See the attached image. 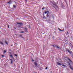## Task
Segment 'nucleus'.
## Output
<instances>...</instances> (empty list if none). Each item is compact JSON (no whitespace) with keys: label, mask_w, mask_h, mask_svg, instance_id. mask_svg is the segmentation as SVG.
Wrapping results in <instances>:
<instances>
[{"label":"nucleus","mask_w":73,"mask_h":73,"mask_svg":"<svg viewBox=\"0 0 73 73\" xmlns=\"http://www.w3.org/2000/svg\"><path fill=\"white\" fill-rule=\"evenodd\" d=\"M69 68H70V69H71V70H73V68H72L71 66H69Z\"/></svg>","instance_id":"1a4fd4ad"},{"label":"nucleus","mask_w":73,"mask_h":73,"mask_svg":"<svg viewBox=\"0 0 73 73\" xmlns=\"http://www.w3.org/2000/svg\"><path fill=\"white\" fill-rule=\"evenodd\" d=\"M13 45H12L11 46H13Z\"/></svg>","instance_id":"2f4dec72"},{"label":"nucleus","mask_w":73,"mask_h":73,"mask_svg":"<svg viewBox=\"0 0 73 73\" xmlns=\"http://www.w3.org/2000/svg\"><path fill=\"white\" fill-rule=\"evenodd\" d=\"M35 67H37V63H36V62H35Z\"/></svg>","instance_id":"20e7f679"},{"label":"nucleus","mask_w":73,"mask_h":73,"mask_svg":"<svg viewBox=\"0 0 73 73\" xmlns=\"http://www.w3.org/2000/svg\"><path fill=\"white\" fill-rule=\"evenodd\" d=\"M25 1H27V0H25Z\"/></svg>","instance_id":"473e14b6"},{"label":"nucleus","mask_w":73,"mask_h":73,"mask_svg":"<svg viewBox=\"0 0 73 73\" xmlns=\"http://www.w3.org/2000/svg\"><path fill=\"white\" fill-rule=\"evenodd\" d=\"M8 27L9 28V25H8Z\"/></svg>","instance_id":"c756f323"},{"label":"nucleus","mask_w":73,"mask_h":73,"mask_svg":"<svg viewBox=\"0 0 73 73\" xmlns=\"http://www.w3.org/2000/svg\"><path fill=\"white\" fill-rule=\"evenodd\" d=\"M11 1H9L7 3H8V4H9V3H11Z\"/></svg>","instance_id":"9b49d317"},{"label":"nucleus","mask_w":73,"mask_h":73,"mask_svg":"<svg viewBox=\"0 0 73 73\" xmlns=\"http://www.w3.org/2000/svg\"><path fill=\"white\" fill-rule=\"evenodd\" d=\"M13 7H14V8H16V6L15 5H13Z\"/></svg>","instance_id":"dca6fc26"},{"label":"nucleus","mask_w":73,"mask_h":73,"mask_svg":"<svg viewBox=\"0 0 73 73\" xmlns=\"http://www.w3.org/2000/svg\"><path fill=\"white\" fill-rule=\"evenodd\" d=\"M64 31V29L61 30V31L63 32V31Z\"/></svg>","instance_id":"f3484780"},{"label":"nucleus","mask_w":73,"mask_h":73,"mask_svg":"<svg viewBox=\"0 0 73 73\" xmlns=\"http://www.w3.org/2000/svg\"><path fill=\"white\" fill-rule=\"evenodd\" d=\"M58 29L60 31H61V29H60V28H58Z\"/></svg>","instance_id":"ddd939ff"},{"label":"nucleus","mask_w":73,"mask_h":73,"mask_svg":"<svg viewBox=\"0 0 73 73\" xmlns=\"http://www.w3.org/2000/svg\"><path fill=\"white\" fill-rule=\"evenodd\" d=\"M4 53H6V50H5L4 51Z\"/></svg>","instance_id":"6ab92c4d"},{"label":"nucleus","mask_w":73,"mask_h":73,"mask_svg":"<svg viewBox=\"0 0 73 73\" xmlns=\"http://www.w3.org/2000/svg\"><path fill=\"white\" fill-rule=\"evenodd\" d=\"M10 60L11 61V64H13V60H12L10 59Z\"/></svg>","instance_id":"6e6552de"},{"label":"nucleus","mask_w":73,"mask_h":73,"mask_svg":"<svg viewBox=\"0 0 73 73\" xmlns=\"http://www.w3.org/2000/svg\"><path fill=\"white\" fill-rule=\"evenodd\" d=\"M0 43H1V44H2V45H4V43H3L2 42H0Z\"/></svg>","instance_id":"423d86ee"},{"label":"nucleus","mask_w":73,"mask_h":73,"mask_svg":"<svg viewBox=\"0 0 73 73\" xmlns=\"http://www.w3.org/2000/svg\"><path fill=\"white\" fill-rule=\"evenodd\" d=\"M24 29H25V30H24V31H25L26 32H27V29L26 28H24Z\"/></svg>","instance_id":"0eeeda50"},{"label":"nucleus","mask_w":73,"mask_h":73,"mask_svg":"<svg viewBox=\"0 0 73 73\" xmlns=\"http://www.w3.org/2000/svg\"><path fill=\"white\" fill-rule=\"evenodd\" d=\"M10 56L11 57H13V56L12 55H10Z\"/></svg>","instance_id":"2eb2a0df"},{"label":"nucleus","mask_w":73,"mask_h":73,"mask_svg":"<svg viewBox=\"0 0 73 73\" xmlns=\"http://www.w3.org/2000/svg\"><path fill=\"white\" fill-rule=\"evenodd\" d=\"M43 18H44V19H45V16H44Z\"/></svg>","instance_id":"5701e85b"},{"label":"nucleus","mask_w":73,"mask_h":73,"mask_svg":"<svg viewBox=\"0 0 73 73\" xmlns=\"http://www.w3.org/2000/svg\"><path fill=\"white\" fill-rule=\"evenodd\" d=\"M62 66H64V67H65V65H62Z\"/></svg>","instance_id":"4be33fe9"},{"label":"nucleus","mask_w":73,"mask_h":73,"mask_svg":"<svg viewBox=\"0 0 73 73\" xmlns=\"http://www.w3.org/2000/svg\"><path fill=\"white\" fill-rule=\"evenodd\" d=\"M29 27L31 28V27L30 26H29Z\"/></svg>","instance_id":"7c9ffc66"},{"label":"nucleus","mask_w":73,"mask_h":73,"mask_svg":"<svg viewBox=\"0 0 73 73\" xmlns=\"http://www.w3.org/2000/svg\"><path fill=\"white\" fill-rule=\"evenodd\" d=\"M67 34H69V33H68V32H67Z\"/></svg>","instance_id":"bb28decb"},{"label":"nucleus","mask_w":73,"mask_h":73,"mask_svg":"<svg viewBox=\"0 0 73 73\" xmlns=\"http://www.w3.org/2000/svg\"><path fill=\"white\" fill-rule=\"evenodd\" d=\"M20 36L21 37H22V35H20Z\"/></svg>","instance_id":"c85d7f7f"},{"label":"nucleus","mask_w":73,"mask_h":73,"mask_svg":"<svg viewBox=\"0 0 73 73\" xmlns=\"http://www.w3.org/2000/svg\"><path fill=\"white\" fill-rule=\"evenodd\" d=\"M53 6L52 7H53L54 8L56 9L55 7H56V8H57V5L55 3H53Z\"/></svg>","instance_id":"f03ea898"},{"label":"nucleus","mask_w":73,"mask_h":73,"mask_svg":"<svg viewBox=\"0 0 73 73\" xmlns=\"http://www.w3.org/2000/svg\"><path fill=\"white\" fill-rule=\"evenodd\" d=\"M57 65H61V64L58 62H57Z\"/></svg>","instance_id":"39448f33"},{"label":"nucleus","mask_w":73,"mask_h":73,"mask_svg":"<svg viewBox=\"0 0 73 73\" xmlns=\"http://www.w3.org/2000/svg\"><path fill=\"white\" fill-rule=\"evenodd\" d=\"M56 47L57 48H58V49L60 48V47L58 46H57Z\"/></svg>","instance_id":"9d476101"},{"label":"nucleus","mask_w":73,"mask_h":73,"mask_svg":"<svg viewBox=\"0 0 73 73\" xmlns=\"http://www.w3.org/2000/svg\"><path fill=\"white\" fill-rule=\"evenodd\" d=\"M2 57H4V55H2Z\"/></svg>","instance_id":"b1692460"},{"label":"nucleus","mask_w":73,"mask_h":73,"mask_svg":"<svg viewBox=\"0 0 73 73\" xmlns=\"http://www.w3.org/2000/svg\"><path fill=\"white\" fill-rule=\"evenodd\" d=\"M14 55H15V56H16V57H17V54H15Z\"/></svg>","instance_id":"4468645a"},{"label":"nucleus","mask_w":73,"mask_h":73,"mask_svg":"<svg viewBox=\"0 0 73 73\" xmlns=\"http://www.w3.org/2000/svg\"><path fill=\"white\" fill-rule=\"evenodd\" d=\"M68 52H69V51H68Z\"/></svg>","instance_id":"f704fd0d"},{"label":"nucleus","mask_w":73,"mask_h":73,"mask_svg":"<svg viewBox=\"0 0 73 73\" xmlns=\"http://www.w3.org/2000/svg\"><path fill=\"white\" fill-rule=\"evenodd\" d=\"M32 61H34V60H33V59H32Z\"/></svg>","instance_id":"a878e982"},{"label":"nucleus","mask_w":73,"mask_h":73,"mask_svg":"<svg viewBox=\"0 0 73 73\" xmlns=\"http://www.w3.org/2000/svg\"><path fill=\"white\" fill-rule=\"evenodd\" d=\"M50 20H48V23H50Z\"/></svg>","instance_id":"a211bd4d"},{"label":"nucleus","mask_w":73,"mask_h":73,"mask_svg":"<svg viewBox=\"0 0 73 73\" xmlns=\"http://www.w3.org/2000/svg\"><path fill=\"white\" fill-rule=\"evenodd\" d=\"M49 13V11H46L45 12V14H46V13H47V17H48V16H49L48 15V14Z\"/></svg>","instance_id":"7ed1b4c3"},{"label":"nucleus","mask_w":73,"mask_h":73,"mask_svg":"<svg viewBox=\"0 0 73 73\" xmlns=\"http://www.w3.org/2000/svg\"><path fill=\"white\" fill-rule=\"evenodd\" d=\"M68 65H70V66H71V65H70V63H69Z\"/></svg>","instance_id":"aec40b11"},{"label":"nucleus","mask_w":73,"mask_h":73,"mask_svg":"<svg viewBox=\"0 0 73 73\" xmlns=\"http://www.w3.org/2000/svg\"><path fill=\"white\" fill-rule=\"evenodd\" d=\"M5 42L6 44H7V45H8V43L6 41H5Z\"/></svg>","instance_id":"f8f14e48"},{"label":"nucleus","mask_w":73,"mask_h":73,"mask_svg":"<svg viewBox=\"0 0 73 73\" xmlns=\"http://www.w3.org/2000/svg\"><path fill=\"white\" fill-rule=\"evenodd\" d=\"M48 69V67H46L45 68V69Z\"/></svg>","instance_id":"393cba45"},{"label":"nucleus","mask_w":73,"mask_h":73,"mask_svg":"<svg viewBox=\"0 0 73 73\" xmlns=\"http://www.w3.org/2000/svg\"><path fill=\"white\" fill-rule=\"evenodd\" d=\"M72 56H73V55H72Z\"/></svg>","instance_id":"72a5a7b5"},{"label":"nucleus","mask_w":73,"mask_h":73,"mask_svg":"<svg viewBox=\"0 0 73 73\" xmlns=\"http://www.w3.org/2000/svg\"><path fill=\"white\" fill-rule=\"evenodd\" d=\"M42 9L43 10V9H44V8H42Z\"/></svg>","instance_id":"cd10ccee"},{"label":"nucleus","mask_w":73,"mask_h":73,"mask_svg":"<svg viewBox=\"0 0 73 73\" xmlns=\"http://www.w3.org/2000/svg\"><path fill=\"white\" fill-rule=\"evenodd\" d=\"M21 33H24V31H22L21 32Z\"/></svg>","instance_id":"412c9836"},{"label":"nucleus","mask_w":73,"mask_h":73,"mask_svg":"<svg viewBox=\"0 0 73 73\" xmlns=\"http://www.w3.org/2000/svg\"><path fill=\"white\" fill-rule=\"evenodd\" d=\"M16 24H19V27H20V28H21V26L22 25H23V23H19V22H17L16 23Z\"/></svg>","instance_id":"f257e3e1"}]
</instances>
